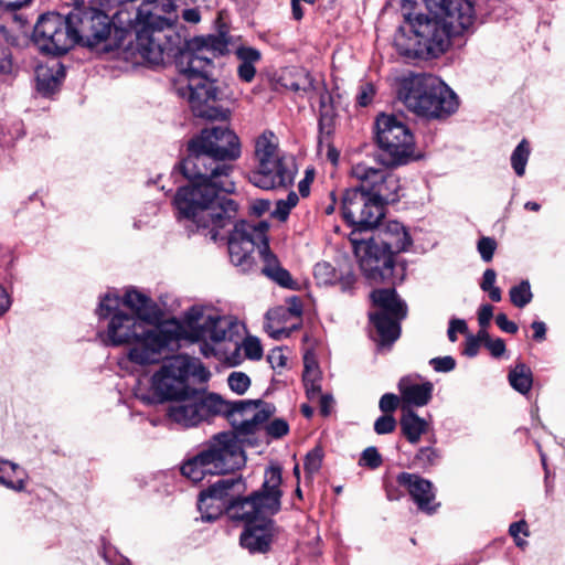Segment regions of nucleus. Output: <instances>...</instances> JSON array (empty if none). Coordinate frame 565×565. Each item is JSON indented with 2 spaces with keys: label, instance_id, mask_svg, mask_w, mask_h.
<instances>
[{
  "label": "nucleus",
  "instance_id": "1",
  "mask_svg": "<svg viewBox=\"0 0 565 565\" xmlns=\"http://www.w3.org/2000/svg\"><path fill=\"white\" fill-rule=\"evenodd\" d=\"M99 319H107L103 334L106 344L129 345L127 356L120 361L138 365L154 364L163 353L178 347L181 339L201 342V353L209 358L217 355L216 344L233 342L242 328L231 316L221 315L209 306H193L185 311L182 322L169 321L160 327L130 316L121 309L120 296L106 294L97 308Z\"/></svg>",
  "mask_w": 565,
  "mask_h": 565
},
{
  "label": "nucleus",
  "instance_id": "2",
  "mask_svg": "<svg viewBox=\"0 0 565 565\" xmlns=\"http://www.w3.org/2000/svg\"><path fill=\"white\" fill-rule=\"evenodd\" d=\"M189 151L181 169L190 184L179 189L174 204L183 217L217 241L220 230L237 213V204L226 196L235 190L231 178L233 167L226 161L241 156V142L233 130L212 127L191 140Z\"/></svg>",
  "mask_w": 565,
  "mask_h": 565
},
{
  "label": "nucleus",
  "instance_id": "3",
  "mask_svg": "<svg viewBox=\"0 0 565 565\" xmlns=\"http://www.w3.org/2000/svg\"><path fill=\"white\" fill-rule=\"evenodd\" d=\"M226 51L227 41L223 35H210L195 39L190 49L181 54L180 65L188 84L179 90L188 97L196 117L225 120L230 116V110L220 104L224 99V93L209 78L213 60Z\"/></svg>",
  "mask_w": 565,
  "mask_h": 565
},
{
  "label": "nucleus",
  "instance_id": "4",
  "mask_svg": "<svg viewBox=\"0 0 565 565\" xmlns=\"http://www.w3.org/2000/svg\"><path fill=\"white\" fill-rule=\"evenodd\" d=\"M351 177L359 184L348 189L343 195V217L352 226L373 228L384 216V205L399 200V177L365 161L352 166Z\"/></svg>",
  "mask_w": 565,
  "mask_h": 565
},
{
  "label": "nucleus",
  "instance_id": "5",
  "mask_svg": "<svg viewBox=\"0 0 565 565\" xmlns=\"http://www.w3.org/2000/svg\"><path fill=\"white\" fill-rule=\"evenodd\" d=\"M473 22L475 9L469 0H441L437 18L418 14L409 19L415 35L411 39L412 44L406 45L405 35L399 32L395 35V45L406 57H417L424 53L437 57L450 46L452 36L469 31Z\"/></svg>",
  "mask_w": 565,
  "mask_h": 565
},
{
  "label": "nucleus",
  "instance_id": "6",
  "mask_svg": "<svg viewBox=\"0 0 565 565\" xmlns=\"http://www.w3.org/2000/svg\"><path fill=\"white\" fill-rule=\"evenodd\" d=\"M350 242L360 268L372 280H388L394 266V254L405 252L412 245V238L406 227L390 221L380 230V242L374 237H362V232L369 228L353 226Z\"/></svg>",
  "mask_w": 565,
  "mask_h": 565
},
{
  "label": "nucleus",
  "instance_id": "7",
  "mask_svg": "<svg viewBox=\"0 0 565 565\" xmlns=\"http://www.w3.org/2000/svg\"><path fill=\"white\" fill-rule=\"evenodd\" d=\"M236 218V216L234 217ZM234 224L227 238L228 254L233 265L241 267L243 271H249L254 266L253 253L255 249L264 262L262 273L268 278L286 288H295L296 282L289 271L280 266L275 254L268 246V224L258 222L250 224L245 221L233 220ZM230 225V223L227 224Z\"/></svg>",
  "mask_w": 565,
  "mask_h": 565
},
{
  "label": "nucleus",
  "instance_id": "8",
  "mask_svg": "<svg viewBox=\"0 0 565 565\" xmlns=\"http://www.w3.org/2000/svg\"><path fill=\"white\" fill-rule=\"evenodd\" d=\"M399 98L407 109L426 118H445L458 108L456 94L431 75H415L405 79Z\"/></svg>",
  "mask_w": 565,
  "mask_h": 565
},
{
  "label": "nucleus",
  "instance_id": "9",
  "mask_svg": "<svg viewBox=\"0 0 565 565\" xmlns=\"http://www.w3.org/2000/svg\"><path fill=\"white\" fill-rule=\"evenodd\" d=\"M254 157L256 166L248 174L253 185L271 190L294 182L296 162L279 148V139L273 131L266 130L255 139Z\"/></svg>",
  "mask_w": 565,
  "mask_h": 565
},
{
  "label": "nucleus",
  "instance_id": "10",
  "mask_svg": "<svg viewBox=\"0 0 565 565\" xmlns=\"http://www.w3.org/2000/svg\"><path fill=\"white\" fill-rule=\"evenodd\" d=\"M73 10L71 21L75 22L76 43L98 53H108L119 46L124 35L129 31L120 30L114 19V11Z\"/></svg>",
  "mask_w": 565,
  "mask_h": 565
},
{
  "label": "nucleus",
  "instance_id": "11",
  "mask_svg": "<svg viewBox=\"0 0 565 565\" xmlns=\"http://www.w3.org/2000/svg\"><path fill=\"white\" fill-rule=\"evenodd\" d=\"M281 469L278 466H270L265 470V479L259 491L247 498H237L228 507V515L233 520L246 522L247 525L255 521H262L280 510V498L282 492Z\"/></svg>",
  "mask_w": 565,
  "mask_h": 565
},
{
  "label": "nucleus",
  "instance_id": "12",
  "mask_svg": "<svg viewBox=\"0 0 565 565\" xmlns=\"http://www.w3.org/2000/svg\"><path fill=\"white\" fill-rule=\"evenodd\" d=\"M211 373L199 359L175 355L163 362L151 377L152 390L163 398L180 397L190 390L188 380L196 377L200 382L209 380Z\"/></svg>",
  "mask_w": 565,
  "mask_h": 565
},
{
  "label": "nucleus",
  "instance_id": "13",
  "mask_svg": "<svg viewBox=\"0 0 565 565\" xmlns=\"http://www.w3.org/2000/svg\"><path fill=\"white\" fill-rule=\"evenodd\" d=\"M376 140L382 150L381 161L386 167H398L418 158L414 137L408 127L393 115L376 118Z\"/></svg>",
  "mask_w": 565,
  "mask_h": 565
},
{
  "label": "nucleus",
  "instance_id": "14",
  "mask_svg": "<svg viewBox=\"0 0 565 565\" xmlns=\"http://www.w3.org/2000/svg\"><path fill=\"white\" fill-rule=\"evenodd\" d=\"M177 6L173 0H153L142 2L136 9L114 11L116 25L124 31H134L138 38L152 31L170 28Z\"/></svg>",
  "mask_w": 565,
  "mask_h": 565
},
{
  "label": "nucleus",
  "instance_id": "15",
  "mask_svg": "<svg viewBox=\"0 0 565 565\" xmlns=\"http://www.w3.org/2000/svg\"><path fill=\"white\" fill-rule=\"evenodd\" d=\"M33 42L45 54L68 52L76 44L75 22L71 21V12L66 17L54 12L42 14L33 30Z\"/></svg>",
  "mask_w": 565,
  "mask_h": 565
},
{
  "label": "nucleus",
  "instance_id": "16",
  "mask_svg": "<svg viewBox=\"0 0 565 565\" xmlns=\"http://www.w3.org/2000/svg\"><path fill=\"white\" fill-rule=\"evenodd\" d=\"M380 312L370 313L381 345H390L396 341L401 333L399 321L407 315L406 303L399 299L394 289H379L371 295Z\"/></svg>",
  "mask_w": 565,
  "mask_h": 565
},
{
  "label": "nucleus",
  "instance_id": "17",
  "mask_svg": "<svg viewBox=\"0 0 565 565\" xmlns=\"http://www.w3.org/2000/svg\"><path fill=\"white\" fill-rule=\"evenodd\" d=\"M216 399L214 414H224L237 437L256 433L271 414L258 401L226 402L217 395Z\"/></svg>",
  "mask_w": 565,
  "mask_h": 565
},
{
  "label": "nucleus",
  "instance_id": "18",
  "mask_svg": "<svg viewBox=\"0 0 565 565\" xmlns=\"http://www.w3.org/2000/svg\"><path fill=\"white\" fill-rule=\"evenodd\" d=\"M203 452L216 476L238 470L246 462L242 443L233 433H221L214 436Z\"/></svg>",
  "mask_w": 565,
  "mask_h": 565
},
{
  "label": "nucleus",
  "instance_id": "19",
  "mask_svg": "<svg viewBox=\"0 0 565 565\" xmlns=\"http://www.w3.org/2000/svg\"><path fill=\"white\" fill-rule=\"evenodd\" d=\"M173 399L174 402L168 408V416L172 422L184 427L196 426L207 419L214 414L215 403L218 402L216 395L203 396L194 390Z\"/></svg>",
  "mask_w": 565,
  "mask_h": 565
},
{
  "label": "nucleus",
  "instance_id": "20",
  "mask_svg": "<svg viewBox=\"0 0 565 565\" xmlns=\"http://www.w3.org/2000/svg\"><path fill=\"white\" fill-rule=\"evenodd\" d=\"M397 482L406 488L418 509L434 513L439 503H435V492L433 483L415 473L403 472L398 475Z\"/></svg>",
  "mask_w": 565,
  "mask_h": 565
},
{
  "label": "nucleus",
  "instance_id": "21",
  "mask_svg": "<svg viewBox=\"0 0 565 565\" xmlns=\"http://www.w3.org/2000/svg\"><path fill=\"white\" fill-rule=\"evenodd\" d=\"M275 529L273 521L265 519L259 524H249L241 535V544L250 553H265L269 550Z\"/></svg>",
  "mask_w": 565,
  "mask_h": 565
},
{
  "label": "nucleus",
  "instance_id": "22",
  "mask_svg": "<svg viewBox=\"0 0 565 565\" xmlns=\"http://www.w3.org/2000/svg\"><path fill=\"white\" fill-rule=\"evenodd\" d=\"M121 307L128 308L132 311L130 316L140 318L150 323L159 319V309L157 305L145 294L136 290H126L124 297H120Z\"/></svg>",
  "mask_w": 565,
  "mask_h": 565
},
{
  "label": "nucleus",
  "instance_id": "23",
  "mask_svg": "<svg viewBox=\"0 0 565 565\" xmlns=\"http://www.w3.org/2000/svg\"><path fill=\"white\" fill-rule=\"evenodd\" d=\"M398 390L404 403L424 406L431 397L433 385L428 382L419 384L412 381L409 377H403L398 382Z\"/></svg>",
  "mask_w": 565,
  "mask_h": 565
},
{
  "label": "nucleus",
  "instance_id": "24",
  "mask_svg": "<svg viewBox=\"0 0 565 565\" xmlns=\"http://www.w3.org/2000/svg\"><path fill=\"white\" fill-rule=\"evenodd\" d=\"M235 56L238 61V77L246 83H250L256 75V64L262 58L260 52L255 47L241 45L236 47Z\"/></svg>",
  "mask_w": 565,
  "mask_h": 565
},
{
  "label": "nucleus",
  "instance_id": "25",
  "mask_svg": "<svg viewBox=\"0 0 565 565\" xmlns=\"http://www.w3.org/2000/svg\"><path fill=\"white\" fill-rule=\"evenodd\" d=\"M38 89L47 95L53 93L64 77V70L60 62L39 65L35 70Z\"/></svg>",
  "mask_w": 565,
  "mask_h": 565
},
{
  "label": "nucleus",
  "instance_id": "26",
  "mask_svg": "<svg viewBox=\"0 0 565 565\" xmlns=\"http://www.w3.org/2000/svg\"><path fill=\"white\" fill-rule=\"evenodd\" d=\"M26 472L19 465L0 459V484L21 492L25 489Z\"/></svg>",
  "mask_w": 565,
  "mask_h": 565
},
{
  "label": "nucleus",
  "instance_id": "27",
  "mask_svg": "<svg viewBox=\"0 0 565 565\" xmlns=\"http://www.w3.org/2000/svg\"><path fill=\"white\" fill-rule=\"evenodd\" d=\"M181 472L185 478L195 483L206 479L207 477L216 476L203 450L184 462L181 467Z\"/></svg>",
  "mask_w": 565,
  "mask_h": 565
},
{
  "label": "nucleus",
  "instance_id": "28",
  "mask_svg": "<svg viewBox=\"0 0 565 565\" xmlns=\"http://www.w3.org/2000/svg\"><path fill=\"white\" fill-rule=\"evenodd\" d=\"M401 428L404 436L412 444H417L423 434L428 430V422L420 418L411 409L404 411L401 417Z\"/></svg>",
  "mask_w": 565,
  "mask_h": 565
},
{
  "label": "nucleus",
  "instance_id": "29",
  "mask_svg": "<svg viewBox=\"0 0 565 565\" xmlns=\"http://www.w3.org/2000/svg\"><path fill=\"white\" fill-rule=\"evenodd\" d=\"M302 377L307 397L311 402H315V398L319 396V393L321 392V372L317 362L308 355L305 356V371Z\"/></svg>",
  "mask_w": 565,
  "mask_h": 565
},
{
  "label": "nucleus",
  "instance_id": "30",
  "mask_svg": "<svg viewBox=\"0 0 565 565\" xmlns=\"http://www.w3.org/2000/svg\"><path fill=\"white\" fill-rule=\"evenodd\" d=\"M198 508L201 512V519L207 522L214 521L224 512H227V507L223 501L213 499L203 492L200 493Z\"/></svg>",
  "mask_w": 565,
  "mask_h": 565
},
{
  "label": "nucleus",
  "instance_id": "31",
  "mask_svg": "<svg viewBox=\"0 0 565 565\" xmlns=\"http://www.w3.org/2000/svg\"><path fill=\"white\" fill-rule=\"evenodd\" d=\"M238 484V480L228 478V479H218L216 482L212 483L203 493L211 495V498L223 501L225 505L228 508L231 502L234 501L233 495L231 494L232 489Z\"/></svg>",
  "mask_w": 565,
  "mask_h": 565
},
{
  "label": "nucleus",
  "instance_id": "32",
  "mask_svg": "<svg viewBox=\"0 0 565 565\" xmlns=\"http://www.w3.org/2000/svg\"><path fill=\"white\" fill-rule=\"evenodd\" d=\"M510 385L521 394H526L532 387V372L523 363L516 364L509 373Z\"/></svg>",
  "mask_w": 565,
  "mask_h": 565
},
{
  "label": "nucleus",
  "instance_id": "33",
  "mask_svg": "<svg viewBox=\"0 0 565 565\" xmlns=\"http://www.w3.org/2000/svg\"><path fill=\"white\" fill-rule=\"evenodd\" d=\"M239 350H243L245 356L249 360H260L263 356L262 343L258 338L253 335L246 337L241 345L235 343V356L228 359L233 364H236L239 361Z\"/></svg>",
  "mask_w": 565,
  "mask_h": 565
},
{
  "label": "nucleus",
  "instance_id": "34",
  "mask_svg": "<svg viewBox=\"0 0 565 565\" xmlns=\"http://www.w3.org/2000/svg\"><path fill=\"white\" fill-rule=\"evenodd\" d=\"M530 157V146L526 140H522L511 156V164L514 172L522 177L525 173V167Z\"/></svg>",
  "mask_w": 565,
  "mask_h": 565
},
{
  "label": "nucleus",
  "instance_id": "35",
  "mask_svg": "<svg viewBox=\"0 0 565 565\" xmlns=\"http://www.w3.org/2000/svg\"><path fill=\"white\" fill-rule=\"evenodd\" d=\"M532 298L533 294L527 280L521 281L518 286L510 289V300L518 308L525 307L532 301Z\"/></svg>",
  "mask_w": 565,
  "mask_h": 565
},
{
  "label": "nucleus",
  "instance_id": "36",
  "mask_svg": "<svg viewBox=\"0 0 565 565\" xmlns=\"http://www.w3.org/2000/svg\"><path fill=\"white\" fill-rule=\"evenodd\" d=\"M313 275L320 285H333L338 281V275L334 267L327 262L316 264Z\"/></svg>",
  "mask_w": 565,
  "mask_h": 565
},
{
  "label": "nucleus",
  "instance_id": "37",
  "mask_svg": "<svg viewBox=\"0 0 565 565\" xmlns=\"http://www.w3.org/2000/svg\"><path fill=\"white\" fill-rule=\"evenodd\" d=\"M227 383L233 392L244 394L250 385V380L243 372H232L227 377Z\"/></svg>",
  "mask_w": 565,
  "mask_h": 565
},
{
  "label": "nucleus",
  "instance_id": "38",
  "mask_svg": "<svg viewBox=\"0 0 565 565\" xmlns=\"http://www.w3.org/2000/svg\"><path fill=\"white\" fill-rule=\"evenodd\" d=\"M322 457L323 454L320 448H315L307 454L303 463L307 475L312 476L321 468Z\"/></svg>",
  "mask_w": 565,
  "mask_h": 565
},
{
  "label": "nucleus",
  "instance_id": "39",
  "mask_svg": "<svg viewBox=\"0 0 565 565\" xmlns=\"http://www.w3.org/2000/svg\"><path fill=\"white\" fill-rule=\"evenodd\" d=\"M298 81L286 83L285 86L294 92L307 90L312 86V79L305 70H297Z\"/></svg>",
  "mask_w": 565,
  "mask_h": 565
},
{
  "label": "nucleus",
  "instance_id": "40",
  "mask_svg": "<svg viewBox=\"0 0 565 565\" xmlns=\"http://www.w3.org/2000/svg\"><path fill=\"white\" fill-rule=\"evenodd\" d=\"M438 459V452L431 447H423L415 456V461L420 467L433 466Z\"/></svg>",
  "mask_w": 565,
  "mask_h": 565
},
{
  "label": "nucleus",
  "instance_id": "41",
  "mask_svg": "<svg viewBox=\"0 0 565 565\" xmlns=\"http://www.w3.org/2000/svg\"><path fill=\"white\" fill-rule=\"evenodd\" d=\"M382 463V457L375 447H367L361 456L360 465L370 468H377Z\"/></svg>",
  "mask_w": 565,
  "mask_h": 565
},
{
  "label": "nucleus",
  "instance_id": "42",
  "mask_svg": "<svg viewBox=\"0 0 565 565\" xmlns=\"http://www.w3.org/2000/svg\"><path fill=\"white\" fill-rule=\"evenodd\" d=\"M497 248V243L491 237H482L478 242V252L484 262H490Z\"/></svg>",
  "mask_w": 565,
  "mask_h": 565
},
{
  "label": "nucleus",
  "instance_id": "43",
  "mask_svg": "<svg viewBox=\"0 0 565 565\" xmlns=\"http://www.w3.org/2000/svg\"><path fill=\"white\" fill-rule=\"evenodd\" d=\"M396 428V420L392 415H383L375 420L374 430L379 435L390 434Z\"/></svg>",
  "mask_w": 565,
  "mask_h": 565
},
{
  "label": "nucleus",
  "instance_id": "44",
  "mask_svg": "<svg viewBox=\"0 0 565 565\" xmlns=\"http://www.w3.org/2000/svg\"><path fill=\"white\" fill-rule=\"evenodd\" d=\"M429 363L436 372H450L456 366V361L450 355L434 358Z\"/></svg>",
  "mask_w": 565,
  "mask_h": 565
},
{
  "label": "nucleus",
  "instance_id": "45",
  "mask_svg": "<svg viewBox=\"0 0 565 565\" xmlns=\"http://www.w3.org/2000/svg\"><path fill=\"white\" fill-rule=\"evenodd\" d=\"M289 430L287 422L284 419H274L266 426V431L274 438H280L285 436Z\"/></svg>",
  "mask_w": 565,
  "mask_h": 565
},
{
  "label": "nucleus",
  "instance_id": "46",
  "mask_svg": "<svg viewBox=\"0 0 565 565\" xmlns=\"http://www.w3.org/2000/svg\"><path fill=\"white\" fill-rule=\"evenodd\" d=\"M138 0H100L99 4H102L104 8L108 10H119V9H126L127 11L129 9H136L138 6H136V2Z\"/></svg>",
  "mask_w": 565,
  "mask_h": 565
},
{
  "label": "nucleus",
  "instance_id": "47",
  "mask_svg": "<svg viewBox=\"0 0 565 565\" xmlns=\"http://www.w3.org/2000/svg\"><path fill=\"white\" fill-rule=\"evenodd\" d=\"M509 532L514 539L518 546L523 547L526 545V541L520 539V533L527 535L526 523L524 521L515 522L510 525Z\"/></svg>",
  "mask_w": 565,
  "mask_h": 565
},
{
  "label": "nucleus",
  "instance_id": "48",
  "mask_svg": "<svg viewBox=\"0 0 565 565\" xmlns=\"http://www.w3.org/2000/svg\"><path fill=\"white\" fill-rule=\"evenodd\" d=\"M12 71V58L9 47L0 44V74H9Z\"/></svg>",
  "mask_w": 565,
  "mask_h": 565
},
{
  "label": "nucleus",
  "instance_id": "49",
  "mask_svg": "<svg viewBox=\"0 0 565 565\" xmlns=\"http://www.w3.org/2000/svg\"><path fill=\"white\" fill-rule=\"evenodd\" d=\"M398 402L399 399L396 395L386 393L381 397L379 406L383 413H390L397 408Z\"/></svg>",
  "mask_w": 565,
  "mask_h": 565
},
{
  "label": "nucleus",
  "instance_id": "50",
  "mask_svg": "<svg viewBox=\"0 0 565 565\" xmlns=\"http://www.w3.org/2000/svg\"><path fill=\"white\" fill-rule=\"evenodd\" d=\"M466 331H467V323L465 320L452 319L449 322V328H448V332H447L448 339L451 342H455V341H457V333L458 332L465 333Z\"/></svg>",
  "mask_w": 565,
  "mask_h": 565
},
{
  "label": "nucleus",
  "instance_id": "51",
  "mask_svg": "<svg viewBox=\"0 0 565 565\" xmlns=\"http://www.w3.org/2000/svg\"><path fill=\"white\" fill-rule=\"evenodd\" d=\"M374 94H375V90H374V87L372 84H364L362 87H361V90L358 95V103L360 106H367L373 97H374Z\"/></svg>",
  "mask_w": 565,
  "mask_h": 565
},
{
  "label": "nucleus",
  "instance_id": "52",
  "mask_svg": "<svg viewBox=\"0 0 565 565\" xmlns=\"http://www.w3.org/2000/svg\"><path fill=\"white\" fill-rule=\"evenodd\" d=\"M32 0H0V7L6 12H15L29 6Z\"/></svg>",
  "mask_w": 565,
  "mask_h": 565
},
{
  "label": "nucleus",
  "instance_id": "53",
  "mask_svg": "<svg viewBox=\"0 0 565 565\" xmlns=\"http://www.w3.org/2000/svg\"><path fill=\"white\" fill-rule=\"evenodd\" d=\"M495 322L498 327L504 332L514 334L518 331V326L513 321H510L504 313H499L495 317Z\"/></svg>",
  "mask_w": 565,
  "mask_h": 565
},
{
  "label": "nucleus",
  "instance_id": "54",
  "mask_svg": "<svg viewBox=\"0 0 565 565\" xmlns=\"http://www.w3.org/2000/svg\"><path fill=\"white\" fill-rule=\"evenodd\" d=\"M279 310L284 311V312L286 311L290 316L299 318L302 312V305H301V301L297 297H291L287 301V307L280 308Z\"/></svg>",
  "mask_w": 565,
  "mask_h": 565
},
{
  "label": "nucleus",
  "instance_id": "55",
  "mask_svg": "<svg viewBox=\"0 0 565 565\" xmlns=\"http://www.w3.org/2000/svg\"><path fill=\"white\" fill-rule=\"evenodd\" d=\"M494 358H499L504 354L505 352V343L502 339H491L489 342L484 345Z\"/></svg>",
  "mask_w": 565,
  "mask_h": 565
},
{
  "label": "nucleus",
  "instance_id": "56",
  "mask_svg": "<svg viewBox=\"0 0 565 565\" xmlns=\"http://www.w3.org/2000/svg\"><path fill=\"white\" fill-rule=\"evenodd\" d=\"M493 317V307L491 305H482L478 312V321L480 327L487 328Z\"/></svg>",
  "mask_w": 565,
  "mask_h": 565
},
{
  "label": "nucleus",
  "instance_id": "57",
  "mask_svg": "<svg viewBox=\"0 0 565 565\" xmlns=\"http://www.w3.org/2000/svg\"><path fill=\"white\" fill-rule=\"evenodd\" d=\"M268 362L273 369L284 367L286 365V358L280 349H274L267 356Z\"/></svg>",
  "mask_w": 565,
  "mask_h": 565
},
{
  "label": "nucleus",
  "instance_id": "58",
  "mask_svg": "<svg viewBox=\"0 0 565 565\" xmlns=\"http://www.w3.org/2000/svg\"><path fill=\"white\" fill-rule=\"evenodd\" d=\"M291 211V207H289L284 200H279L276 203L275 210L271 212V216L279 220V221H286L289 213Z\"/></svg>",
  "mask_w": 565,
  "mask_h": 565
},
{
  "label": "nucleus",
  "instance_id": "59",
  "mask_svg": "<svg viewBox=\"0 0 565 565\" xmlns=\"http://www.w3.org/2000/svg\"><path fill=\"white\" fill-rule=\"evenodd\" d=\"M320 404V412L322 415L328 416L333 403V398L330 395H323L321 392L319 396L315 398Z\"/></svg>",
  "mask_w": 565,
  "mask_h": 565
},
{
  "label": "nucleus",
  "instance_id": "60",
  "mask_svg": "<svg viewBox=\"0 0 565 565\" xmlns=\"http://www.w3.org/2000/svg\"><path fill=\"white\" fill-rule=\"evenodd\" d=\"M495 278H497V274L493 269H487L484 273H483V277H482V281H481V289L483 291H486L487 289H490V288H493L495 287L494 284H495Z\"/></svg>",
  "mask_w": 565,
  "mask_h": 565
},
{
  "label": "nucleus",
  "instance_id": "61",
  "mask_svg": "<svg viewBox=\"0 0 565 565\" xmlns=\"http://www.w3.org/2000/svg\"><path fill=\"white\" fill-rule=\"evenodd\" d=\"M11 307V299L6 288L0 285V317L3 316Z\"/></svg>",
  "mask_w": 565,
  "mask_h": 565
},
{
  "label": "nucleus",
  "instance_id": "62",
  "mask_svg": "<svg viewBox=\"0 0 565 565\" xmlns=\"http://www.w3.org/2000/svg\"><path fill=\"white\" fill-rule=\"evenodd\" d=\"M531 327L534 330L533 338L537 341H543L546 333L545 323L541 321H534Z\"/></svg>",
  "mask_w": 565,
  "mask_h": 565
},
{
  "label": "nucleus",
  "instance_id": "63",
  "mask_svg": "<svg viewBox=\"0 0 565 565\" xmlns=\"http://www.w3.org/2000/svg\"><path fill=\"white\" fill-rule=\"evenodd\" d=\"M478 350H479L478 339H475L473 337H469L466 342L465 354H467L468 356H475V355H477Z\"/></svg>",
  "mask_w": 565,
  "mask_h": 565
},
{
  "label": "nucleus",
  "instance_id": "64",
  "mask_svg": "<svg viewBox=\"0 0 565 565\" xmlns=\"http://www.w3.org/2000/svg\"><path fill=\"white\" fill-rule=\"evenodd\" d=\"M182 18L190 23H198L201 20L200 12L196 9H186L182 13Z\"/></svg>",
  "mask_w": 565,
  "mask_h": 565
}]
</instances>
